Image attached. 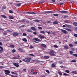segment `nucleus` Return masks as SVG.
Here are the masks:
<instances>
[{
    "instance_id": "f257e3e1",
    "label": "nucleus",
    "mask_w": 77,
    "mask_h": 77,
    "mask_svg": "<svg viewBox=\"0 0 77 77\" xmlns=\"http://www.w3.org/2000/svg\"><path fill=\"white\" fill-rule=\"evenodd\" d=\"M32 59L31 58H28L27 59H23V61L26 62H30Z\"/></svg>"
},
{
    "instance_id": "f03ea898",
    "label": "nucleus",
    "mask_w": 77,
    "mask_h": 77,
    "mask_svg": "<svg viewBox=\"0 0 77 77\" xmlns=\"http://www.w3.org/2000/svg\"><path fill=\"white\" fill-rule=\"evenodd\" d=\"M49 54H50L52 56H55L56 55L54 54V52L53 50H51L49 52Z\"/></svg>"
},
{
    "instance_id": "7ed1b4c3",
    "label": "nucleus",
    "mask_w": 77,
    "mask_h": 77,
    "mask_svg": "<svg viewBox=\"0 0 77 77\" xmlns=\"http://www.w3.org/2000/svg\"><path fill=\"white\" fill-rule=\"evenodd\" d=\"M5 74L6 75H9V73L11 72L8 70H5Z\"/></svg>"
},
{
    "instance_id": "20e7f679",
    "label": "nucleus",
    "mask_w": 77,
    "mask_h": 77,
    "mask_svg": "<svg viewBox=\"0 0 77 77\" xmlns=\"http://www.w3.org/2000/svg\"><path fill=\"white\" fill-rule=\"evenodd\" d=\"M54 12L53 11H45L43 12V14H52V13H53Z\"/></svg>"
},
{
    "instance_id": "39448f33",
    "label": "nucleus",
    "mask_w": 77,
    "mask_h": 77,
    "mask_svg": "<svg viewBox=\"0 0 77 77\" xmlns=\"http://www.w3.org/2000/svg\"><path fill=\"white\" fill-rule=\"evenodd\" d=\"M58 12H61V13H62L63 14H67L68 13V11H59Z\"/></svg>"
},
{
    "instance_id": "423d86ee",
    "label": "nucleus",
    "mask_w": 77,
    "mask_h": 77,
    "mask_svg": "<svg viewBox=\"0 0 77 77\" xmlns=\"http://www.w3.org/2000/svg\"><path fill=\"white\" fill-rule=\"evenodd\" d=\"M19 33L17 32H15L13 33V36H18V35H19Z\"/></svg>"
},
{
    "instance_id": "0eeeda50",
    "label": "nucleus",
    "mask_w": 77,
    "mask_h": 77,
    "mask_svg": "<svg viewBox=\"0 0 77 77\" xmlns=\"http://www.w3.org/2000/svg\"><path fill=\"white\" fill-rule=\"evenodd\" d=\"M14 65L16 66V67H18L19 66V64H17V63H13Z\"/></svg>"
},
{
    "instance_id": "6e6552de",
    "label": "nucleus",
    "mask_w": 77,
    "mask_h": 77,
    "mask_svg": "<svg viewBox=\"0 0 77 77\" xmlns=\"http://www.w3.org/2000/svg\"><path fill=\"white\" fill-rule=\"evenodd\" d=\"M60 30H61V31L63 33H65V34H66V33H67L66 31L63 30V29H60Z\"/></svg>"
},
{
    "instance_id": "1a4fd4ad",
    "label": "nucleus",
    "mask_w": 77,
    "mask_h": 77,
    "mask_svg": "<svg viewBox=\"0 0 77 77\" xmlns=\"http://www.w3.org/2000/svg\"><path fill=\"white\" fill-rule=\"evenodd\" d=\"M34 40L36 41H38V42H41V40L38 39L37 38H35Z\"/></svg>"
},
{
    "instance_id": "9d476101",
    "label": "nucleus",
    "mask_w": 77,
    "mask_h": 77,
    "mask_svg": "<svg viewBox=\"0 0 77 77\" xmlns=\"http://www.w3.org/2000/svg\"><path fill=\"white\" fill-rule=\"evenodd\" d=\"M29 14H35V13L33 12H28Z\"/></svg>"
},
{
    "instance_id": "9b49d317",
    "label": "nucleus",
    "mask_w": 77,
    "mask_h": 77,
    "mask_svg": "<svg viewBox=\"0 0 77 77\" xmlns=\"http://www.w3.org/2000/svg\"><path fill=\"white\" fill-rule=\"evenodd\" d=\"M38 37H39V38H42V39H44L45 38V37L44 36H42L41 35H38Z\"/></svg>"
},
{
    "instance_id": "f8f14e48",
    "label": "nucleus",
    "mask_w": 77,
    "mask_h": 77,
    "mask_svg": "<svg viewBox=\"0 0 77 77\" xmlns=\"http://www.w3.org/2000/svg\"><path fill=\"white\" fill-rule=\"evenodd\" d=\"M31 29L32 30H36V28H35L34 27H31Z\"/></svg>"
},
{
    "instance_id": "ddd939ff",
    "label": "nucleus",
    "mask_w": 77,
    "mask_h": 77,
    "mask_svg": "<svg viewBox=\"0 0 77 77\" xmlns=\"http://www.w3.org/2000/svg\"><path fill=\"white\" fill-rule=\"evenodd\" d=\"M65 25L68 28H71V26L70 25H67L66 24Z\"/></svg>"
},
{
    "instance_id": "4468645a",
    "label": "nucleus",
    "mask_w": 77,
    "mask_h": 77,
    "mask_svg": "<svg viewBox=\"0 0 77 77\" xmlns=\"http://www.w3.org/2000/svg\"><path fill=\"white\" fill-rule=\"evenodd\" d=\"M64 29H65V30H66L69 31V32H71V31H72V30H71V29H70L65 28Z\"/></svg>"
},
{
    "instance_id": "2eb2a0df",
    "label": "nucleus",
    "mask_w": 77,
    "mask_h": 77,
    "mask_svg": "<svg viewBox=\"0 0 77 77\" xmlns=\"http://www.w3.org/2000/svg\"><path fill=\"white\" fill-rule=\"evenodd\" d=\"M41 46H42V47H47L46 45L44 44H41Z\"/></svg>"
},
{
    "instance_id": "dca6fc26",
    "label": "nucleus",
    "mask_w": 77,
    "mask_h": 77,
    "mask_svg": "<svg viewBox=\"0 0 77 77\" xmlns=\"http://www.w3.org/2000/svg\"><path fill=\"white\" fill-rule=\"evenodd\" d=\"M44 58L45 59H49V57L47 56H45Z\"/></svg>"
},
{
    "instance_id": "f3484780",
    "label": "nucleus",
    "mask_w": 77,
    "mask_h": 77,
    "mask_svg": "<svg viewBox=\"0 0 77 77\" xmlns=\"http://www.w3.org/2000/svg\"><path fill=\"white\" fill-rule=\"evenodd\" d=\"M1 17L4 18H7L6 16L5 15H2Z\"/></svg>"
},
{
    "instance_id": "a211bd4d",
    "label": "nucleus",
    "mask_w": 77,
    "mask_h": 77,
    "mask_svg": "<svg viewBox=\"0 0 77 77\" xmlns=\"http://www.w3.org/2000/svg\"><path fill=\"white\" fill-rule=\"evenodd\" d=\"M22 40L23 41H24V42H27V39L26 38H23L22 39Z\"/></svg>"
},
{
    "instance_id": "6ab92c4d",
    "label": "nucleus",
    "mask_w": 77,
    "mask_h": 77,
    "mask_svg": "<svg viewBox=\"0 0 77 77\" xmlns=\"http://www.w3.org/2000/svg\"><path fill=\"white\" fill-rule=\"evenodd\" d=\"M27 31L30 33H33V31L31 29H27Z\"/></svg>"
},
{
    "instance_id": "aec40b11",
    "label": "nucleus",
    "mask_w": 77,
    "mask_h": 77,
    "mask_svg": "<svg viewBox=\"0 0 77 77\" xmlns=\"http://www.w3.org/2000/svg\"><path fill=\"white\" fill-rule=\"evenodd\" d=\"M64 47L65 49H68V46L67 45H65L64 46Z\"/></svg>"
},
{
    "instance_id": "412c9836",
    "label": "nucleus",
    "mask_w": 77,
    "mask_h": 77,
    "mask_svg": "<svg viewBox=\"0 0 77 77\" xmlns=\"http://www.w3.org/2000/svg\"><path fill=\"white\" fill-rule=\"evenodd\" d=\"M53 24H58V22L56 21H54L53 22Z\"/></svg>"
},
{
    "instance_id": "4be33fe9",
    "label": "nucleus",
    "mask_w": 77,
    "mask_h": 77,
    "mask_svg": "<svg viewBox=\"0 0 77 77\" xmlns=\"http://www.w3.org/2000/svg\"><path fill=\"white\" fill-rule=\"evenodd\" d=\"M18 50L22 52L23 51V50L21 48H19Z\"/></svg>"
},
{
    "instance_id": "5701e85b",
    "label": "nucleus",
    "mask_w": 77,
    "mask_h": 77,
    "mask_svg": "<svg viewBox=\"0 0 77 77\" xmlns=\"http://www.w3.org/2000/svg\"><path fill=\"white\" fill-rule=\"evenodd\" d=\"M40 33H42V34H44V33H45V31H41L40 32Z\"/></svg>"
},
{
    "instance_id": "b1692460",
    "label": "nucleus",
    "mask_w": 77,
    "mask_h": 77,
    "mask_svg": "<svg viewBox=\"0 0 77 77\" xmlns=\"http://www.w3.org/2000/svg\"><path fill=\"white\" fill-rule=\"evenodd\" d=\"M10 47H11V48H14V47H15V46L12 45H10Z\"/></svg>"
},
{
    "instance_id": "393cba45",
    "label": "nucleus",
    "mask_w": 77,
    "mask_h": 77,
    "mask_svg": "<svg viewBox=\"0 0 77 77\" xmlns=\"http://www.w3.org/2000/svg\"><path fill=\"white\" fill-rule=\"evenodd\" d=\"M51 67H56V65H55L54 63H52Z\"/></svg>"
},
{
    "instance_id": "a878e982",
    "label": "nucleus",
    "mask_w": 77,
    "mask_h": 77,
    "mask_svg": "<svg viewBox=\"0 0 77 77\" xmlns=\"http://www.w3.org/2000/svg\"><path fill=\"white\" fill-rule=\"evenodd\" d=\"M72 74H77V72L75 71H73L72 72Z\"/></svg>"
},
{
    "instance_id": "bb28decb",
    "label": "nucleus",
    "mask_w": 77,
    "mask_h": 77,
    "mask_svg": "<svg viewBox=\"0 0 77 77\" xmlns=\"http://www.w3.org/2000/svg\"><path fill=\"white\" fill-rule=\"evenodd\" d=\"M65 72H66V73H69V71L68 70H65Z\"/></svg>"
},
{
    "instance_id": "cd10ccee",
    "label": "nucleus",
    "mask_w": 77,
    "mask_h": 77,
    "mask_svg": "<svg viewBox=\"0 0 77 77\" xmlns=\"http://www.w3.org/2000/svg\"><path fill=\"white\" fill-rule=\"evenodd\" d=\"M69 47H74V45L72 44H69Z\"/></svg>"
},
{
    "instance_id": "c85d7f7f",
    "label": "nucleus",
    "mask_w": 77,
    "mask_h": 77,
    "mask_svg": "<svg viewBox=\"0 0 77 77\" xmlns=\"http://www.w3.org/2000/svg\"><path fill=\"white\" fill-rule=\"evenodd\" d=\"M33 21H35V22H39V21H41L40 20H33Z\"/></svg>"
},
{
    "instance_id": "c756f323",
    "label": "nucleus",
    "mask_w": 77,
    "mask_h": 77,
    "mask_svg": "<svg viewBox=\"0 0 77 77\" xmlns=\"http://www.w3.org/2000/svg\"><path fill=\"white\" fill-rule=\"evenodd\" d=\"M73 24L74 26H77V22H74L73 23Z\"/></svg>"
},
{
    "instance_id": "7c9ffc66",
    "label": "nucleus",
    "mask_w": 77,
    "mask_h": 77,
    "mask_svg": "<svg viewBox=\"0 0 77 77\" xmlns=\"http://www.w3.org/2000/svg\"><path fill=\"white\" fill-rule=\"evenodd\" d=\"M16 52V50H15V49H13L12 51V53H15V52Z\"/></svg>"
},
{
    "instance_id": "2f4dec72",
    "label": "nucleus",
    "mask_w": 77,
    "mask_h": 77,
    "mask_svg": "<svg viewBox=\"0 0 77 77\" xmlns=\"http://www.w3.org/2000/svg\"><path fill=\"white\" fill-rule=\"evenodd\" d=\"M71 62H76V61L75 60H71Z\"/></svg>"
},
{
    "instance_id": "473e14b6",
    "label": "nucleus",
    "mask_w": 77,
    "mask_h": 77,
    "mask_svg": "<svg viewBox=\"0 0 77 77\" xmlns=\"http://www.w3.org/2000/svg\"><path fill=\"white\" fill-rule=\"evenodd\" d=\"M9 17L10 19H14V17L11 16H9Z\"/></svg>"
},
{
    "instance_id": "72a5a7b5",
    "label": "nucleus",
    "mask_w": 77,
    "mask_h": 77,
    "mask_svg": "<svg viewBox=\"0 0 77 77\" xmlns=\"http://www.w3.org/2000/svg\"><path fill=\"white\" fill-rule=\"evenodd\" d=\"M23 36H27V34L26 33H23Z\"/></svg>"
},
{
    "instance_id": "f704fd0d",
    "label": "nucleus",
    "mask_w": 77,
    "mask_h": 77,
    "mask_svg": "<svg viewBox=\"0 0 77 77\" xmlns=\"http://www.w3.org/2000/svg\"><path fill=\"white\" fill-rule=\"evenodd\" d=\"M54 47L55 48H58V46L56 45H54Z\"/></svg>"
},
{
    "instance_id": "c9c22d12",
    "label": "nucleus",
    "mask_w": 77,
    "mask_h": 77,
    "mask_svg": "<svg viewBox=\"0 0 77 77\" xmlns=\"http://www.w3.org/2000/svg\"><path fill=\"white\" fill-rule=\"evenodd\" d=\"M9 12L10 13V14H13V11H12V10H10Z\"/></svg>"
},
{
    "instance_id": "e433bc0d",
    "label": "nucleus",
    "mask_w": 77,
    "mask_h": 77,
    "mask_svg": "<svg viewBox=\"0 0 77 77\" xmlns=\"http://www.w3.org/2000/svg\"><path fill=\"white\" fill-rule=\"evenodd\" d=\"M46 72H48V74H50V71H49V70H46Z\"/></svg>"
},
{
    "instance_id": "4c0bfd02",
    "label": "nucleus",
    "mask_w": 77,
    "mask_h": 77,
    "mask_svg": "<svg viewBox=\"0 0 77 77\" xmlns=\"http://www.w3.org/2000/svg\"><path fill=\"white\" fill-rule=\"evenodd\" d=\"M72 55H73V56H75V57H77V54H73Z\"/></svg>"
},
{
    "instance_id": "58836bf2",
    "label": "nucleus",
    "mask_w": 77,
    "mask_h": 77,
    "mask_svg": "<svg viewBox=\"0 0 77 77\" xmlns=\"http://www.w3.org/2000/svg\"><path fill=\"white\" fill-rule=\"evenodd\" d=\"M34 71H35V69H31V71L32 72H33Z\"/></svg>"
},
{
    "instance_id": "ea45409f",
    "label": "nucleus",
    "mask_w": 77,
    "mask_h": 77,
    "mask_svg": "<svg viewBox=\"0 0 77 77\" xmlns=\"http://www.w3.org/2000/svg\"><path fill=\"white\" fill-rule=\"evenodd\" d=\"M53 15H54V16H58V15H59V14H53Z\"/></svg>"
},
{
    "instance_id": "a19ab883",
    "label": "nucleus",
    "mask_w": 77,
    "mask_h": 77,
    "mask_svg": "<svg viewBox=\"0 0 77 77\" xmlns=\"http://www.w3.org/2000/svg\"><path fill=\"white\" fill-rule=\"evenodd\" d=\"M33 74H38V72H34L32 73Z\"/></svg>"
},
{
    "instance_id": "79ce46f5",
    "label": "nucleus",
    "mask_w": 77,
    "mask_h": 77,
    "mask_svg": "<svg viewBox=\"0 0 77 77\" xmlns=\"http://www.w3.org/2000/svg\"><path fill=\"white\" fill-rule=\"evenodd\" d=\"M69 52L70 54H73V52H72V51H70Z\"/></svg>"
},
{
    "instance_id": "37998d69",
    "label": "nucleus",
    "mask_w": 77,
    "mask_h": 77,
    "mask_svg": "<svg viewBox=\"0 0 77 77\" xmlns=\"http://www.w3.org/2000/svg\"><path fill=\"white\" fill-rule=\"evenodd\" d=\"M5 67L3 66H0V69L1 68V69H2L3 68H5Z\"/></svg>"
},
{
    "instance_id": "c03bdc74",
    "label": "nucleus",
    "mask_w": 77,
    "mask_h": 77,
    "mask_svg": "<svg viewBox=\"0 0 77 77\" xmlns=\"http://www.w3.org/2000/svg\"><path fill=\"white\" fill-rule=\"evenodd\" d=\"M58 73L59 74H60L61 75H62V72H58Z\"/></svg>"
},
{
    "instance_id": "a18cd8bd",
    "label": "nucleus",
    "mask_w": 77,
    "mask_h": 77,
    "mask_svg": "<svg viewBox=\"0 0 77 77\" xmlns=\"http://www.w3.org/2000/svg\"><path fill=\"white\" fill-rule=\"evenodd\" d=\"M74 35L75 37H77V34L74 33Z\"/></svg>"
},
{
    "instance_id": "49530a36",
    "label": "nucleus",
    "mask_w": 77,
    "mask_h": 77,
    "mask_svg": "<svg viewBox=\"0 0 77 77\" xmlns=\"http://www.w3.org/2000/svg\"><path fill=\"white\" fill-rule=\"evenodd\" d=\"M17 5L18 6H19L21 5V4L20 3H18L17 4Z\"/></svg>"
},
{
    "instance_id": "de8ad7c7",
    "label": "nucleus",
    "mask_w": 77,
    "mask_h": 77,
    "mask_svg": "<svg viewBox=\"0 0 77 77\" xmlns=\"http://www.w3.org/2000/svg\"><path fill=\"white\" fill-rule=\"evenodd\" d=\"M38 29H40V30H41V29H42V28L41 27H38Z\"/></svg>"
},
{
    "instance_id": "09e8293b",
    "label": "nucleus",
    "mask_w": 77,
    "mask_h": 77,
    "mask_svg": "<svg viewBox=\"0 0 77 77\" xmlns=\"http://www.w3.org/2000/svg\"><path fill=\"white\" fill-rule=\"evenodd\" d=\"M6 8V6H4L3 7V8H2V9H5Z\"/></svg>"
},
{
    "instance_id": "8fccbe9b",
    "label": "nucleus",
    "mask_w": 77,
    "mask_h": 77,
    "mask_svg": "<svg viewBox=\"0 0 77 77\" xmlns=\"http://www.w3.org/2000/svg\"><path fill=\"white\" fill-rule=\"evenodd\" d=\"M30 48H33V46H32L31 45L30 46Z\"/></svg>"
},
{
    "instance_id": "3c124183",
    "label": "nucleus",
    "mask_w": 77,
    "mask_h": 77,
    "mask_svg": "<svg viewBox=\"0 0 77 77\" xmlns=\"http://www.w3.org/2000/svg\"><path fill=\"white\" fill-rule=\"evenodd\" d=\"M3 51V50H0V53H2Z\"/></svg>"
},
{
    "instance_id": "603ef678",
    "label": "nucleus",
    "mask_w": 77,
    "mask_h": 77,
    "mask_svg": "<svg viewBox=\"0 0 77 77\" xmlns=\"http://www.w3.org/2000/svg\"><path fill=\"white\" fill-rule=\"evenodd\" d=\"M68 16H64V18H68Z\"/></svg>"
},
{
    "instance_id": "864d4df0",
    "label": "nucleus",
    "mask_w": 77,
    "mask_h": 77,
    "mask_svg": "<svg viewBox=\"0 0 77 77\" xmlns=\"http://www.w3.org/2000/svg\"><path fill=\"white\" fill-rule=\"evenodd\" d=\"M0 48H1V50H3V48L2 46H0Z\"/></svg>"
},
{
    "instance_id": "5fc2aeb1",
    "label": "nucleus",
    "mask_w": 77,
    "mask_h": 77,
    "mask_svg": "<svg viewBox=\"0 0 77 77\" xmlns=\"http://www.w3.org/2000/svg\"><path fill=\"white\" fill-rule=\"evenodd\" d=\"M63 75H65V76L68 75L66 73H64Z\"/></svg>"
},
{
    "instance_id": "6e6d98bb",
    "label": "nucleus",
    "mask_w": 77,
    "mask_h": 77,
    "mask_svg": "<svg viewBox=\"0 0 77 77\" xmlns=\"http://www.w3.org/2000/svg\"><path fill=\"white\" fill-rule=\"evenodd\" d=\"M71 50H72V51H75V49L74 48H72L71 49Z\"/></svg>"
},
{
    "instance_id": "4d7b16f0",
    "label": "nucleus",
    "mask_w": 77,
    "mask_h": 77,
    "mask_svg": "<svg viewBox=\"0 0 77 77\" xmlns=\"http://www.w3.org/2000/svg\"><path fill=\"white\" fill-rule=\"evenodd\" d=\"M59 63H60V64H62L63 63H62V61H59Z\"/></svg>"
},
{
    "instance_id": "13d9d810",
    "label": "nucleus",
    "mask_w": 77,
    "mask_h": 77,
    "mask_svg": "<svg viewBox=\"0 0 77 77\" xmlns=\"http://www.w3.org/2000/svg\"><path fill=\"white\" fill-rule=\"evenodd\" d=\"M33 33L34 34V35H36V34H37V33L36 32H34Z\"/></svg>"
},
{
    "instance_id": "bf43d9fd",
    "label": "nucleus",
    "mask_w": 77,
    "mask_h": 77,
    "mask_svg": "<svg viewBox=\"0 0 77 77\" xmlns=\"http://www.w3.org/2000/svg\"><path fill=\"white\" fill-rule=\"evenodd\" d=\"M11 76L12 77H18L17 76H14L13 75H11Z\"/></svg>"
},
{
    "instance_id": "052dcab7",
    "label": "nucleus",
    "mask_w": 77,
    "mask_h": 77,
    "mask_svg": "<svg viewBox=\"0 0 77 77\" xmlns=\"http://www.w3.org/2000/svg\"><path fill=\"white\" fill-rule=\"evenodd\" d=\"M7 31L8 32H10V33H11L12 32V31L10 30H7Z\"/></svg>"
},
{
    "instance_id": "680f3d73",
    "label": "nucleus",
    "mask_w": 77,
    "mask_h": 77,
    "mask_svg": "<svg viewBox=\"0 0 77 77\" xmlns=\"http://www.w3.org/2000/svg\"><path fill=\"white\" fill-rule=\"evenodd\" d=\"M30 56H34V55L33 54H30Z\"/></svg>"
},
{
    "instance_id": "e2e57ef3",
    "label": "nucleus",
    "mask_w": 77,
    "mask_h": 77,
    "mask_svg": "<svg viewBox=\"0 0 77 77\" xmlns=\"http://www.w3.org/2000/svg\"><path fill=\"white\" fill-rule=\"evenodd\" d=\"M64 3H61L60 4V5H63V4Z\"/></svg>"
},
{
    "instance_id": "0e129e2a",
    "label": "nucleus",
    "mask_w": 77,
    "mask_h": 77,
    "mask_svg": "<svg viewBox=\"0 0 77 77\" xmlns=\"http://www.w3.org/2000/svg\"><path fill=\"white\" fill-rule=\"evenodd\" d=\"M60 68H64V67H63V66H60Z\"/></svg>"
},
{
    "instance_id": "69168bd1",
    "label": "nucleus",
    "mask_w": 77,
    "mask_h": 77,
    "mask_svg": "<svg viewBox=\"0 0 77 77\" xmlns=\"http://www.w3.org/2000/svg\"><path fill=\"white\" fill-rule=\"evenodd\" d=\"M2 43L1 42H0V45H2Z\"/></svg>"
},
{
    "instance_id": "338daca9",
    "label": "nucleus",
    "mask_w": 77,
    "mask_h": 77,
    "mask_svg": "<svg viewBox=\"0 0 77 77\" xmlns=\"http://www.w3.org/2000/svg\"><path fill=\"white\" fill-rule=\"evenodd\" d=\"M11 73H12L13 74H15V72H12Z\"/></svg>"
},
{
    "instance_id": "774afa93",
    "label": "nucleus",
    "mask_w": 77,
    "mask_h": 77,
    "mask_svg": "<svg viewBox=\"0 0 77 77\" xmlns=\"http://www.w3.org/2000/svg\"><path fill=\"white\" fill-rule=\"evenodd\" d=\"M74 43L75 44H77V42H74Z\"/></svg>"
}]
</instances>
